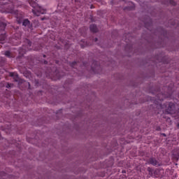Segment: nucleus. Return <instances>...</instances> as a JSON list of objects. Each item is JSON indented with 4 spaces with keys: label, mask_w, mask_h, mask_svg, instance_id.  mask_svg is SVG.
Wrapping results in <instances>:
<instances>
[{
    "label": "nucleus",
    "mask_w": 179,
    "mask_h": 179,
    "mask_svg": "<svg viewBox=\"0 0 179 179\" xmlns=\"http://www.w3.org/2000/svg\"><path fill=\"white\" fill-rule=\"evenodd\" d=\"M148 20L144 22V26L145 29L148 30H150L154 36H156V37L158 38V41L152 42V44H151L152 48H160V47H164V43L166 40H169V38L167 37V31H166L162 27H159L155 31L152 30V26H153V22H152V19L150 17H148Z\"/></svg>",
    "instance_id": "1"
},
{
    "label": "nucleus",
    "mask_w": 179,
    "mask_h": 179,
    "mask_svg": "<svg viewBox=\"0 0 179 179\" xmlns=\"http://www.w3.org/2000/svg\"><path fill=\"white\" fill-rule=\"evenodd\" d=\"M154 100L152 104L150 105V108L155 111V114H160L162 111H163L164 108V104H162V101H163V98L159 96V94H157L156 98Z\"/></svg>",
    "instance_id": "2"
},
{
    "label": "nucleus",
    "mask_w": 179,
    "mask_h": 179,
    "mask_svg": "<svg viewBox=\"0 0 179 179\" xmlns=\"http://www.w3.org/2000/svg\"><path fill=\"white\" fill-rule=\"evenodd\" d=\"M164 110H162L164 114H174L176 113V103L173 102H166L164 103Z\"/></svg>",
    "instance_id": "3"
},
{
    "label": "nucleus",
    "mask_w": 179,
    "mask_h": 179,
    "mask_svg": "<svg viewBox=\"0 0 179 179\" xmlns=\"http://www.w3.org/2000/svg\"><path fill=\"white\" fill-rule=\"evenodd\" d=\"M91 69L94 72V73H100L101 72V66L100 63L97 61H93L91 65Z\"/></svg>",
    "instance_id": "4"
},
{
    "label": "nucleus",
    "mask_w": 179,
    "mask_h": 179,
    "mask_svg": "<svg viewBox=\"0 0 179 179\" xmlns=\"http://www.w3.org/2000/svg\"><path fill=\"white\" fill-rule=\"evenodd\" d=\"M124 36L126 38L124 39V41H126V43H127L125 50H126V51H128V50H129V52H131L132 51V46L131 45V44H129V43L131 42L132 37H131V34H125ZM128 37H131V38H129L128 39Z\"/></svg>",
    "instance_id": "5"
},
{
    "label": "nucleus",
    "mask_w": 179,
    "mask_h": 179,
    "mask_svg": "<svg viewBox=\"0 0 179 179\" xmlns=\"http://www.w3.org/2000/svg\"><path fill=\"white\" fill-rule=\"evenodd\" d=\"M22 50L24 51H30L31 50V41L26 38L24 40V45L22 46Z\"/></svg>",
    "instance_id": "6"
},
{
    "label": "nucleus",
    "mask_w": 179,
    "mask_h": 179,
    "mask_svg": "<svg viewBox=\"0 0 179 179\" xmlns=\"http://www.w3.org/2000/svg\"><path fill=\"white\" fill-rule=\"evenodd\" d=\"M148 164H152V166H157V167H160V166H162V164L159 163V161H157L155 157H150L148 160Z\"/></svg>",
    "instance_id": "7"
},
{
    "label": "nucleus",
    "mask_w": 179,
    "mask_h": 179,
    "mask_svg": "<svg viewBox=\"0 0 179 179\" xmlns=\"http://www.w3.org/2000/svg\"><path fill=\"white\" fill-rule=\"evenodd\" d=\"M172 159L174 162H178L179 160V149L176 148L173 150L172 152Z\"/></svg>",
    "instance_id": "8"
},
{
    "label": "nucleus",
    "mask_w": 179,
    "mask_h": 179,
    "mask_svg": "<svg viewBox=\"0 0 179 179\" xmlns=\"http://www.w3.org/2000/svg\"><path fill=\"white\" fill-rule=\"evenodd\" d=\"M22 26H24V27H28V29H33V24H31L30 20H29V19L23 20Z\"/></svg>",
    "instance_id": "9"
},
{
    "label": "nucleus",
    "mask_w": 179,
    "mask_h": 179,
    "mask_svg": "<svg viewBox=\"0 0 179 179\" xmlns=\"http://www.w3.org/2000/svg\"><path fill=\"white\" fill-rule=\"evenodd\" d=\"M163 59V57L162 56H160V55H157L155 56V57L154 58V59H151L150 60L149 63L151 64V61L152 62H153L154 65H155V64H157V62H162Z\"/></svg>",
    "instance_id": "10"
},
{
    "label": "nucleus",
    "mask_w": 179,
    "mask_h": 179,
    "mask_svg": "<svg viewBox=\"0 0 179 179\" xmlns=\"http://www.w3.org/2000/svg\"><path fill=\"white\" fill-rule=\"evenodd\" d=\"M8 8H8L9 13H14L15 15H16L17 13V11L15 10V7H14L13 3L9 4Z\"/></svg>",
    "instance_id": "11"
},
{
    "label": "nucleus",
    "mask_w": 179,
    "mask_h": 179,
    "mask_svg": "<svg viewBox=\"0 0 179 179\" xmlns=\"http://www.w3.org/2000/svg\"><path fill=\"white\" fill-rule=\"evenodd\" d=\"M90 30L92 33H97L99 31V28H97V25L93 24L90 26Z\"/></svg>",
    "instance_id": "12"
},
{
    "label": "nucleus",
    "mask_w": 179,
    "mask_h": 179,
    "mask_svg": "<svg viewBox=\"0 0 179 179\" xmlns=\"http://www.w3.org/2000/svg\"><path fill=\"white\" fill-rule=\"evenodd\" d=\"M53 75L57 79H61V78L64 76V74H62V73L59 72L57 69L55 70Z\"/></svg>",
    "instance_id": "13"
},
{
    "label": "nucleus",
    "mask_w": 179,
    "mask_h": 179,
    "mask_svg": "<svg viewBox=\"0 0 179 179\" xmlns=\"http://www.w3.org/2000/svg\"><path fill=\"white\" fill-rule=\"evenodd\" d=\"M152 177H154V178H157L160 177V170H159V169H156L155 170H154Z\"/></svg>",
    "instance_id": "14"
},
{
    "label": "nucleus",
    "mask_w": 179,
    "mask_h": 179,
    "mask_svg": "<svg viewBox=\"0 0 179 179\" xmlns=\"http://www.w3.org/2000/svg\"><path fill=\"white\" fill-rule=\"evenodd\" d=\"M147 171H148V175L150 177H153V174L155 173V169L150 167L147 168Z\"/></svg>",
    "instance_id": "15"
},
{
    "label": "nucleus",
    "mask_w": 179,
    "mask_h": 179,
    "mask_svg": "<svg viewBox=\"0 0 179 179\" xmlns=\"http://www.w3.org/2000/svg\"><path fill=\"white\" fill-rule=\"evenodd\" d=\"M6 28V23L0 22V31H3Z\"/></svg>",
    "instance_id": "16"
},
{
    "label": "nucleus",
    "mask_w": 179,
    "mask_h": 179,
    "mask_svg": "<svg viewBox=\"0 0 179 179\" xmlns=\"http://www.w3.org/2000/svg\"><path fill=\"white\" fill-rule=\"evenodd\" d=\"M6 89H8L9 90H10V89H13V87H15V85L13 83L7 82L6 84Z\"/></svg>",
    "instance_id": "17"
},
{
    "label": "nucleus",
    "mask_w": 179,
    "mask_h": 179,
    "mask_svg": "<svg viewBox=\"0 0 179 179\" xmlns=\"http://www.w3.org/2000/svg\"><path fill=\"white\" fill-rule=\"evenodd\" d=\"M22 83L24 86H25V87H27L29 90H31V85H30V83L27 81H23Z\"/></svg>",
    "instance_id": "18"
},
{
    "label": "nucleus",
    "mask_w": 179,
    "mask_h": 179,
    "mask_svg": "<svg viewBox=\"0 0 179 179\" xmlns=\"http://www.w3.org/2000/svg\"><path fill=\"white\" fill-rule=\"evenodd\" d=\"M5 40H6V34H1L0 35V43L3 44L5 43Z\"/></svg>",
    "instance_id": "19"
},
{
    "label": "nucleus",
    "mask_w": 179,
    "mask_h": 179,
    "mask_svg": "<svg viewBox=\"0 0 179 179\" xmlns=\"http://www.w3.org/2000/svg\"><path fill=\"white\" fill-rule=\"evenodd\" d=\"M32 24H33V27H38L39 26L38 20H32Z\"/></svg>",
    "instance_id": "20"
},
{
    "label": "nucleus",
    "mask_w": 179,
    "mask_h": 179,
    "mask_svg": "<svg viewBox=\"0 0 179 179\" xmlns=\"http://www.w3.org/2000/svg\"><path fill=\"white\" fill-rule=\"evenodd\" d=\"M70 66L71 68H73L74 69H76V68L78 66V62H73L70 63Z\"/></svg>",
    "instance_id": "21"
},
{
    "label": "nucleus",
    "mask_w": 179,
    "mask_h": 179,
    "mask_svg": "<svg viewBox=\"0 0 179 179\" xmlns=\"http://www.w3.org/2000/svg\"><path fill=\"white\" fill-rule=\"evenodd\" d=\"M29 5H31V6L34 8V9H36V8L38 6V4H37V3H36L35 1H30Z\"/></svg>",
    "instance_id": "22"
},
{
    "label": "nucleus",
    "mask_w": 179,
    "mask_h": 179,
    "mask_svg": "<svg viewBox=\"0 0 179 179\" xmlns=\"http://www.w3.org/2000/svg\"><path fill=\"white\" fill-rule=\"evenodd\" d=\"M135 9V6H127L124 8V10H134Z\"/></svg>",
    "instance_id": "23"
},
{
    "label": "nucleus",
    "mask_w": 179,
    "mask_h": 179,
    "mask_svg": "<svg viewBox=\"0 0 179 179\" xmlns=\"http://www.w3.org/2000/svg\"><path fill=\"white\" fill-rule=\"evenodd\" d=\"M0 131H5V132H8V131H9V127H4L3 126H1Z\"/></svg>",
    "instance_id": "24"
},
{
    "label": "nucleus",
    "mask_w": 179,
    "mask_h": 179,
    "mask_svg": "<svg viewBox=\"0 0 179 179\" xmlns=\"http://www.w3.org/2000/svg\"><path fill=\"white\" fill-rule=\"evenodd\" d=\"M6 81H2L0 83V87H6Z\"/></svg>",
    "instance_id": "25"
},
{
    "label": "nucleus",
    "mask_w": 179,
    "mask_h": 179,
    "mask_svg": "<svg viewBox=\"0 0 179 179\" xmlns=\"http://www.w3.org/2000/svg\"><path fill=\"white\" fill-rule=\"evenodd\" d=\"M4 55H6V57L8 58H10V51L6 50L4 53Z\"/></svg>",
    "instance_id": "26"
},
{
    "label": "nucleus",
    "mask_w": 179,
    "mask_h": 179,
    "mask_svg": "<svg viewBox=\"0 0 179 179\" xmlns=\"http://www.w3.org/2000/svg\"><path fill=\"white\" fill-rule=\"evenodd\" d=\"M121 1H124V0H112L110 3H112V5H114L115 3H118V2H121Z\"/></svg>",
    "instance_id": "27"
},
{
    "label": "nucleus",
    "mask_w": 179,
    "mask_h": 179,
    "mask_svg": "<svg viewBox=\"0 0 179 179\" xmlns=\"http://www.w3.org/2000/svg\"><path fill=\"white\" fill-rule=\"evenodd\" d=\"M169 3L170 5H172V6H176V5H177V3H176L174 0H169Z\"/></svg>",
    "instance_id": "28"
},
{
    "label": "nucleus",
    "mask_w": 179,
    "mask_h": 179,
    "mask_svg": "<svg viewBox=\"0 0 179 179\" xmlns=\"http://www.w3.org/2000/svg\"><path fill=\"white\" fill-rule=\"evenodd\" d=\"M23 58V55H19L16 57V60L18 62H21V59Z\"/></svg>",
    "instance_id": "29"
},
{
    "label": "nucleus",
    "mask_w": 179,
    "mask_h": 179,
    "mask_svg": "<svg viewBox=\"0 0 179 179\" xmlns=\"http://www.w3.org/2000/svg\"><path fill=\"white\" fill-rule=\"evenodd\" d=\"M6 176H8V174L4 171L0 172V177H6Z\"/></svg>",
    "instance_id": "30"
},
{
    "label": "nucleus",
    "mask_w": 179,
    "mask_h": 179,
    "mask_svg": "<svg viewBox=\"0 0 179 179\" xmlns=\"http://www.w3.org/2000/svg\"><path fill=\"white\" fill-rule=\"evenodd\" d=\"M41 50V45H38V48H34V51H40Z\"/></svg>",
    "instance_id": "31"
},
{
    "label": "nucleus",
    "mask_w": 179,
    "mask_h": 179,
    "mask_svg": "<svg viewBox=\"0 0 179 179\" xmlns=\"http://www.w3.org/2000/svg\"><path fill=\"white\" fill-rule=\"evenodd\" d=\"M174 114H176V117H177V118H178V120H179V109L177 110L176 112V110H175Z\"/></svg>",
    "instance_id": "32"
},
{
    "label": "nucleus",
    "mask_w": 179,
    "mask_h": 179,
    "mask_svg": "<svg viewBox=\"0 0 179 179\" xmlns=\"http://www.w3.org/2000/svg\"><path fill=\"white\" fill-rule=\"evenodd\" d=\"M37 12H38V13H41L42 15H44V13H45V10H37Z\"/></svg>",
    "instance_id": "33"
},
{
    "label": "nucleus",
    "mask_w": 179,
    "mask_h": 179,
    "mask_svg": "<svg viewBox=\"0 0 179 179\" xmlns=\"http://www.w3.org/2000/svg\"><path fill=\"white\" fill-rule=\"evenodd\" d=\"M156 131H162V127L157 126V127H156Z\"/></svg>",
    "instance_id": "34"
},
{
    "label": "nucleus",
    "mask_w": 179,
    "mask_h": 179,
    "mask_svg": "<svg viewBox=\"0 0 179 179\" xmlns=\"http://www.w3.org/2000/svg\"><path fill=\"white\" fill-rule=\"evenodd\" d=\"M74 2L77 4L80 3V0H74Z\"/></svg>",
    "instance_id": "35"
},
{
    "label": "nucleus",
    "mask_w": 179,
    "mask_h": 179,
    "mask_svg": "<svg viewBox=\"0 0 179 179\" xmlns=\"http://www.w3.org/2000/svg\"><path fill=\"white\" fill-rule=\"evenodd\" d=\"M10 76L11 78H14L15 77V73H10Z\"/></svg>",
    "instance_id": "36"
},
{
    "label": "nucleus",
    "mask_w": 179,
    "mask_h": 179,
    "mask_svg": "<svg viewBox=\"0 0 179 179\" xmlns=\"http://www.w3.org/2000/svg\"><path fill=\"white\" fill-rule=\"evenodd\" d=\"M44 65H47L48 64V62L47 60H43Z\"/></svg>",
    "instance_id": "37"
},
{
    "label": "nucleus",
    "mask_w": 179,
    "mask_h": 179,
    "mask_svg": "<svg viewBox=\"0 0 179 179\" xmlns=\"http://www.w3.org/2000/svg\"><path fill=\"white\" fill-rule=\"evenodd\" d=\"M94 41L95 43H96V41H99V38H95L94 39Z\"/></svg>",
    "instance_id": "38"
},
{
    "label": "nucleus",
    "mask_w": 179,
    "mask_h": 179,
    "mask_svg": "<svg viewBox=\"0 0 179 179\" xmlns=\"http://www.w3.org/2000/svg\"><path fill=\"white\" fill-rule=\"evenodd\" d=\"M161 135H162V136H164V137L167 136V135H166V134H164V133L161 134Z\"/></svg>",
    "instance_id": "39"
},
{
    "label": "nucleus",
    "mask_w": 179,
    "mask_h": 179,
    "mask_svg": "<svg viewBox=\"0 0 179 179\" xmlns=\"http://www.w3.org/2000/svg\"><path fill=\"white\" fill-rule=\"evenodd\" d=\"M145 40H146L147 43H150V41H149V39L146 38Z\"/></svg>",
    "instance_id": "40"
},
{
    "label": "nucleus",
    "mask_w": 179,
    "mask_h": 179,
    "mask_svg": "<svg viewBox=\"0 0 179 179\" xmlns=\"http://www.w3.org/2000/svg\"><path fill=\"white\" fill-rule=\"evenodd\" d=\"M15 82H19L18 78H15Z\"/></svg>",
    "instance_id": "41"
},
{
    "label": "nucleus",
    "mask_w": 179,
    "mask_h": 179,
    "mask_svg": "<svg viewBox=\"0 0 179 179\" xmlns=\"http://www.w3.org/2000/svg\"><path fill=\"white\" fill-rule=\"evenodd\" d=\"M33 13H36V10H32Z\"/></svg>",
    "instance_id": "42"
},
{
    "label": "nucleus",
    "mask_w": 179,
    "mask_h": 179,
    "mask_svg": "<svg viewBox=\"0 0 179 179\" xmlns=\"http://www.w3.org/2000/svg\"><path fill=\"white\" fill-rule=\"evenodd\" d=\"M43 58H46L47 56L45 55H43Z\"/></svg>",
    "instance_id": "43"
},
{
    "label": "nucleus",
    "mask_w": 179,
    "mask_h": 179,
    "mask_svg": "<svg viewBox=\"0 0 179 179\" xmlns=\"http://www.w3.org/2000/svg\"><path fill=\"white\" fill-rule=\"evenodd\" d=\"M174 24H176V23H175V22H173V23H172V26H174Z\"/></svg>",
    "instance_id": "44"
},
{
    "label": "nucleus",
    "mask_w": 179,
    "mask_h": 179,
    "mask_svg": "<svg viewBox=\"0 0 179 179\" xmlns=\"http://www.w3.org/2000/svg\"><path fill=\"white\" fill-rule=\"evenodd\" d=\"M36 85L38 84V81L36 80Z\"/></svg>",
    "instance_id": "45"
},
{
    "label": "nucleus",
    "mask_w": 179,
    "mask_h": 179,
    "mask_svg": "<svg viewBox=\"0 0 179 179\" xmlns=\"http://www.w3.org/2000/svg\"><path fill=\"white\" fill-rule=\"evenodd\" d=\"M177 127H178V128H179V122L178 123Z\"/></svg>",
    "instance_id": "46"
},
{
    "label": "nucleus",
    "mask_w": 179,
    "mask_h": 179,
    "mask_svg": "<svg viewBox=\"0 0 179 179\" xmlns=\"http://www.w3.org/2000/svg\"><path fill=\"white\" fill-rule=\"evenodd\" d=\"M96 1H97V2H101V0H96Z\"/></svg>",
    "instance_id": "47"
},
{
    "label": "nucleus",
    "mask_w": 179,
    "mask_h": 179,
    "mask_svg": "<svg viewBox=\"0 0 179 179\" xmlns=\"http://www.w3.org/2000/svg\"><path fill=\"white\" fill-rule=\"evenodd\" d=\"M18 23H22V21L19 20V21H18Z\"/></svg>",
    "instance_id": "48"
},
{
    "label": "nucleus",
    "mask_w": 179,
    "mask_h": 179,
    "mask_svg": "<svg viewBox=\"0 0 179 179\" xmlns=\"http://www.w3.org/2000/svg\"><path fill=\"white\" fill-rule=\"evenodd\" d=\"M177 96H178V99H179V92L178 93Z\"/></svg>",
    "instance_id": "49"
},
{
    "label": "nucleus",
    "mask_w": 179,
    "mask_h": 179,
    "mask_svg": "<svg viewBox=\"0 0 179 179\" xmlns=\"http://www.w3.org/2000/svg\"><path fill=\"white\" fill-rule=\"evenodd\" d=\"M122 173H125V171H122Z\"/></svg>",
    "instance_id": "50"
},
{
    "label": "nucleus",
    "mask_w": 179,
    "mask_h": 179,
    "mask_svg": "<svg viewBox=\"0 0 179 179\" xmlns=\"http://www.w3.org/2000/svg\"><path fill=\"white\" fill-rule=\"evenodd\" d=\"M92 6H91V9L93 8Z\"/></svg>",
    "instance_id": "51"
}]
</instances>
